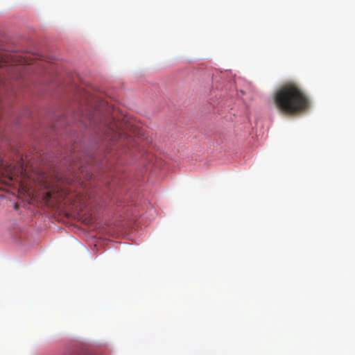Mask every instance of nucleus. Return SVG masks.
<instances>
[{
	"label": "nucleus",
	"mask_w": 355,
	"mask_h": 355,
	"mask_svg": "<svg viewBox=\"0 0 355 355\" xmlns=\"http://www.w3.org/2000/svg\"><path fill=\"white\" fill-rule=\"evenodd\" d=\"M51 198V193L50 191H48L46 193V196H45V199L46 200H49L50 198Z\"/></svg>",
	"instance_id": "obj_3"
},
{
	"label": "nucleus",
	"mask_w": 355,
	"mask_h": 355,
	"mask_svg": "<svg viewBox=\"0 0 355 355\" xmlns=\"http://www.w3.org/2000/svg\"><path fill=\"white\" fill-rule=\"evenodd\" d=\"M90 121H93L94 123H96L95 121H94V119L92 118V119H89Z\"/></svg>",
	"instance_id": "obj_4"
},
{
	"label": "nucleus",
	"mask_w": 355,
	"mask_h": 355,
	"mask_svg": "<svg viewBox=\"0 0 355 355\" xmlns=\"http://www.w3.org/2000/svg\"><path fill=\"white\" fill-rule=\"evenodd\" d=\"M130 127V123H126L124 121L119 122L112 119L109 123H103L100 128L103 134V140L115 141L128 135L127 131Z\"/></svg>",
	"instance_id": "obj_2"
},
{
	"label": "nucleus",
	"mask_w": 355,
	"mask_h": 355,
	"mask_svg": "<svg viewBox=\"0 0 355 355\" xmlns=\"http://www.w3.org/2000/svg\"><path fill=\"white\" fill-rule=\"evenodd\" d=\"M273 99L279 112L287 115L300 114L310 107L308 95L300 85L293 82L286 83L279 87Z\"/></svg>",
	"instance_id": "obj_1"
}]
</instances>
